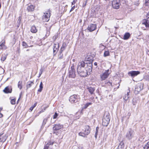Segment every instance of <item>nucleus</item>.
Wrapping results in <instances>:
<instances>
[{"instance_id":"nucleus-1","label":"nucleus","mask_w":149,"mask_h":149,"mask_svg":"<svg viewBox=\"0 0 149 149\" xmlns=\"http://www.w3.org/2000/svg\"><path fill=\"white\" fill-rule=\"evenodd\" d=\"M92 70V64L89 61H81L77 65V71L81 77H86L88 73L91 72Z\"/></svg>"},{"instance_id":"nucleus-2","label":"nucleus","mask_w":149,"mask_h":149,"mask_svg":"<svg viewBox=\"0 0 149 149\" xmlns=\"http://www.w3.org/2000/svg\"><path fill=\"white\" fill-rule=\"evenodd\" d=\"M110 120L109 114L108 113H105L102 119V125L107 126L109 124Z\"/></svg>"},{"instance_id":"nucleus-3","label":"nucleus","mask_w":149,"mask_h":149,"mask_svg":"<svg viewBox=\"0 0 149 149\" xmlns=\"http://www.w3.org/2000/svg\"><path fill=\"white\" fill-rule=\"evenodd\" d=\"M90 132V127L88 125L84 126L83 129V132H81L79 133V136L85 137L86 136L88 135Z\"/></svg>"},{"instance_id":"nucleus-4","label":"nucleus","mask_w":149,"mask_h":149,"mask_svg":"<svg viewBox=\"0 0 149 149\" xmlns=\"http://www.w3.org/2000/svg\"><path fill=\"white\" fill-rule=\"evenodd\" d=\"M80 99L79 95H73L70 96L69 100L72 103L78 104Z\"/></svg>"},{"instance_id":"nucleus-5","label":"nucleus","mask_w":149,"mask_h":149,"mask_svg":"<svg viewBox=\"0 0 149 149\" xmlns=\"http://www.w3.org/2000/svg\"><path fill=\"white\" fill-rule=\"evenodd\" d=\"M135 132L132 129H130L127 132L125 137L126 139L130 140L134 137Z\"/></svg>"},{"instance_id":"nucleus-6","label":"nucleus","mask_w":149,"mask_h":149,"mask_svg":"<svg viewBox=\"0 0 149 149\" xmlns=\"http://www.w3.org/2000/svg\"><path fill=\"white\" fill-rule=\"evenodd\" d=\"M120 0H113L112 1V7L115 9H118L119 8L121 5Z\"/></svg>"},{"instance_id":"nucleus-7","label":"nucleus","mask_w":149,"mask_h":149,"mask_svg":"<svg viewBox=\"0 0 149 149\" xmlns=\"http://www.w3.org/2000/svg\"><path fill=\"white\" fill-rule=\"evenodd\" d=\"M50 16V10H48L46 13H44L42 19L44 21L48 22L49 21Z\"/></svg>"},{"instance_id":"nucleus-8","label":"nucleus","mask_w":149,"mask_h":149,"mask_svg":"<svg viewBox=\"0 0 149 149\" xmlns=\"http://www.w3.org/2000/svg\"><path fill=\"white\" fill-rule=\"evenodd\" d=\"M140 73L139 71H132L128 72V74L129 76H131L132 78H134Z\"/></svg>"},{"instance_id":"nucleus-9","label":"nucleus","mask_w":149,"mask_h":149,"mask_svg":"<svg viewBox=\"0 0 149 149\" xmlns=\"http://www.w3.org/2000/svg\"><path fill=\"white\" fill-rule=\"evenodd\" d=\"M69 77H70L74 78L76 77L75 70L74 66H72L71 68V70L69 71Z\"/></svg>"},{"instance_id":"nucleus-10","label":"nucleus","mask_w":149,"mask_h":149,"mask_svg":"<svg viewBox=\"0 0 149 149\" xmlns=\"http://www.w3.org/2000/svg\"><path fill=\"white\" fill-rule=\"evenodd\" d=\"M109 72V70H105L103 73L101 74L100 77L102 81L105 80L108 77L109 75L108 73Z\"/></svg>"},{"instance_id":"nucleus-11","label":"nucleus","mask_w":149,"mask_h":149,"mask_svg":"<svg viewBox=\"0 0 149 149\" xmlns=\"http://www.w3.org/2000/svg\"><path fill=\"white\" fill-rule=\"evenodd\" d=\"M59 48V44L58 43H54L53 47L54 54H55L57 52Z\"/></svg>"},{"instance_id":"nucleus-12","label":"nucleus","mask_w":149,"mask_h":149,"mask_svg":"<svg viewBox=\"0 0 149 149\" xmlns=\"http://www.w3.org/2000/svg\"><path fill=\"white\" fill-rule=\"evenodd\" d=\"M7 137L5 134H0V141L4 142L6 140Z\"/></svg>"},{"instance_id":"nucleus-13","label":"nucleus","mask_w":149,"mask_h":149,"mask_svg":"<svg viewBox=\"0 0 149 149\" xmlns=\"http://www.w3.org/2000/svg\"><path fill=\"white\" fill-rule=\"evenodd\" d=\"M130 92V90L129 88L128 89V91H127V94H126L123 97V98L125 101H127L128 100V99L129 98L130 96L129 95V94Z\"/></svg>"},{"instance_id":"nucleus-14","label":"nucleus","mask_w":149,"mask_h":149,"mask_svg":"<svg viewBox=\"0 0 149 149\" xmlns=\"http://www.w3.org/2000/svg\"><path fill=\"white\" fill-rule=\"evenodd\" d=\"M62 127V126L60 124H55L53 129L54 130H57L61 129Z\"/></svg>"},{"instance_id":"nucleus-15","label":"nucleus","mask_w":149,"mask_h":149,"mask_svg":"<svg viewBox=\"0 0 149 149\" xmlns=\"http://www.w3.org/2000/svg\"><path fill=\"white\" fill-rule=\"evenodd\" d=\"M142 89V88L141 87V85L139 84L137 85L135 88V91L137 92L138 93L139 92L141 91Z\"/></svg>"},{"instance_id":"nucleus-16","label":"nucleus","mask_w":149,"mask_h":149,"mask_svg":"<svg viewBox=\"0 0 149 149\" xmlns=\"http://www.w3.org/2000/svg\"><path fill=\"white\" fill-rule=\"evenodd\" d=\"M130 34L128 32H126L124 35L123 39L124 40H127L130 38Z\"/></svg>"},{"instance_id":"nucleus-17","label":"nucleus","mask_w":149,"mask_h":149,"mask_svg":"<svg viewBox=\"0 0 149 149\" xmlns=\"http://www.w3.org/2000/svg\"><path fill=\"white\" fill-rule=\"evenodd\" d=\"M3 91L6 93H10L12 92V89H10L8 87H7L5 88Z\"/></svg>"},{"instance_id":"nucleus-18","label":"nucleus","mask_w":149,"mask_h":149,"mask_svg":"<svg viewBox=\"0 0 149 149\" xmlns=\"http://www.w3.org/2000/svg\"><path fill=\"white\" fill-rule=\"evenodd\" d=\"M87 89L91 95L93 94L95 90V88L91 87H88Z\"/></svg>"},{"instance_id":"nucleus-19","label":"nucleus","mask_w":149,"mask_h":149,"mask_svg":"<svg viewBox=\"0 0 149 149\" xmlns=\"http://www.w3.org/2000/svg\"><path fill=\"white\" fill-rule=\"evenodd\" d=\"M34 10V7L33 5L29 6L27 8V10L29 12L33 11Z\"/></svg>"},{"instance_id":"nucleus-20","label":"nucleus","mask_w":149,"mask_h":149,"mask_svg":"<svg viewBox=\"0 0 149 149\" xmlns=\"http://www.w3.org/2000/svg\"><path fill=\"white\" fill-rule=\"evenodd\" d=\"M143 24L145 25L146 27H149V20L144 19L143 20Z\"/></svg>"},{"instance_id":"nucleus-21","label":"nucleus","mask_w":149,"mask_h":149,"mask_svg":"<svg viewBox=\"0 0 149 149\" xmlns=\"http://www.w3.org/2000/svg\"><path fill=\"white\" fill-rule=\"evenodd\" d=\"M96 29H86L84 30H83L82 33L84 34L85 33V32H92L95 30Z\"/></svg>"},{"instance_id":"nucleus-22","label":"nucleus","mask_w":149,"mask_h":149,"mask_svg":"<svg viewBox=\"0 0 149 149\" xmlns=\"http://www.w3.org/2000/svg\"><path fill=\"white\" fill-rule=\"evenodd\" d=\"M66 44L65 43H63L60 49V53H62L65 49L66 47Z\"/></svg>"},{"instance_id":"nucleus-23","label":"nucleus","mask_w":149,"mask_h":149,"mask_svg":"<svg viewBox=\"0 0 149 149\" xmlns=\"http://www.w3.org/2000/svg\"><path fill=\"white\" fill-rule=\"evenodd\" d=\"M5 42L4 41L0 45V49H6V46L5 45Z\"/></svg>"},{"instance_id":"nucleus-24","label":"nucleus","mask_w":149,"mask_h":149,"mask_svg":"<svg viewBox=\"0 0 149 149\" xmlns=\"http://www.w3.org/2000/svg\"><path fill=\"white\" fill-rule=\"evenodd\" d=\"M34 84L31 81H29L27 83L26 85L27 88L28 89L30 87Z\"/></svg>"},{"instance_id":"nucleus-25","label":"nucleus","mask_w":149,"mask_h":149,"mask_svg":"<svg viewBox=\"0 0 149 149\" xmlns=\"http://www.w3.org/2000/svg\"><path fill=\"white\" fill-rule=\"evenodd\" d=\"M42 86V82H41L39 88L38 90V92H40L42 91L43 88Z\"/></svg>"},{"instance_id":"nucleus-26","label":"nucleus","mask_w":149,"mask_h":149,"mask_svg":"<svg viewBox=\"0 0 149 149\" xmlns=\"http://www.w3.org/2000/svg\"><path fill=\"white\" fill-rule=\"evenodd\" d=\"M143 148V149H149V141L144 145Z\"/></svg>"},{"instance_id":"nucleus-27","label":"nucleus","mask_w":149,"mask_h":149,"mask_svg":"<svg viewBox=\"0 0 149 149\" xmlns=\"http://www.w3.org/2000/svg\"><path fill=\"white\" fill-rule=\"evenodd\" d=\"M92 103L91 102L87 103L86 104H84L83 107V109H86L87 108V107L90 105L92 104Z\"/></svg>"},{"instance_id":"nucleus-28","label":"nucleus","mask_w":149,"mask_h":149,"mask_svg":"<svg viewBox=\"0 0 149 149\" xmlns=\"http://www.w3.org/2000/svg\"><path fill=\"white\" fill-rule=\"evenodd\" d=\"M18 87L20 89L22 88V81H19L18 83Z\"/></svg>"},{"instance_id":"nucleus-29","label":"nucleus","mask_w":149,"mask_h":149,"mask_svg":"<svg viewBox=\"0 0 149 149\" xmlns=\"http://www.w3.org/2000/svg\"><path fill=\"white\" fill-rule=\"evenodd\" d=\"M22 45L23 47H24V48H26L29 47L28 45H27V44L24 41H23L22 42Z\"/></svg>"},{"instance_id":"nucleus-30","label":"nucleus","mask_w":149,"mask_h":149,"mask_svg":"<svg viewBox=\"0 0 149 149\" xmlns=\"http://www.w3.org/2000/svg\"><path fill=\"white\" fill-rule=\"evenodd\" d=\"M109 55V52L108 51L104 52V57H106Z\"/></svg>"},{"instance_id":"nucleus-31","label":"nucleus","mask_w":149,"mask_h":149,"mask_svg":"<svg viewBox=\"0 0 149 149\" xmlns=\"http://www.w3.org/2000/svg\"><path fill=\"white\" fill-rule=\"evenodd\" d=\"M53 144V142H50L47 143L46 145L45 146L44 148H48L49 147V145H52Z\"/></svg>"},{"instance_id":"nucleus-32","label":"nucleus","mask_w":149,"mask_h":149,"mask_svg":"<svg viewBox=\"0 0 149 149\" xmlns=\"http://www.w3.org/2000/svg\"><path fill=\"white\" fill-rule=\"evenodd\" d=\"M48 118H45L44 119V120H43V123H42V126H44L46 124V122L47 121V119H48Z\"/></svg>"},{"instance_id":"nucleus-33","label":"nucleus","mask_w":149,"mask_h":149,"mask_svg":"<svg viewBox=\"0 0 149 149\" xmlns=\"http://www.w3.org/2000/svg\"><path fill=\"white\" fill-rule=\"evenodd\" d=\"M96 25L95 24H91L90 25V28H96ZM88 28H89V27Z\"/></svg>"},{"instance_id":"nucleus-34","label":"nucleus","mask_w":149,"mask_h":149,"mask_svg":"<svg viewBox=\"0 0 149 149\" xmlns=\"http://www.w3.org/2000/svg\"><path fill=\"white\" fill-rule=\"evenodd\" d=\"M30 31L33 33H36L37 31L36 29H31Z\"/></svg>"},{"instance_id":"nucleus-35","label":"nucleus","mask_w":149,"mask_h":149,"mask_svg":"<svg viewBox=\"0 0 149 149\" xmlns=\"http://www.w3.org/2000/svg\"><path fill=\"white\" fill-rule=\"evenodd\" d=\"M10 102L12 104H15V99H12Z\"/></svg>"},{"instance_id":"nucleus-36","label":"nucleus","mask_w":149,"mask_h":149,"mask_svg":"<svg viewBox=\"0 0 149 149\" xmlns=\"http://www.w3.org/2000/svg\"><path fill=\"white\" fill-rule=\"evenodd\" d=\"M58 116V114L56 112H55V113L54 114L53 116V119H55Z\"/></svg>"},{"instance_id":"nucleus-37","label":"nucleus","mask_w":149,"mask_h":149,"mask_svg":"<svg viewBox=\"0 0 149 149\" xmlns=\"http://www.w3.org/2000/svg\"><path fill=\"white\" fill-rule=\"evenodd\" d=\"M6 58V56H2V57H1V61H4Z\"/></svg>"},{"instance_id":"nucleus-38","label":"nucleus","mask_w":149,"mask_h":149,"mask_svg":"<svg viewBox=\"0 0 149 149\" xmlns=\"http://www.w3.org/2000/svg\"><path fill=\"white\" fill-rule=\"evenodd\" d=\"M145 5L147 6H149V0H145Z\"/></svg>"},{"instance_id":"nucleus-39","label":"nucleus","mask_w":149,"mask_h":149,"mask_svg":"<svg viewBox=\"0 0 149 149\" xmlns=\"http://www.w3.org/2000/svg\"><path fill=\"white\" fill-rule=\"evenodd\" d=\"M61 53L58 56L59 58L60 59H62L63 57V54H61Z\"/></svg>"},{"instance_id":"nucleus-40","label":"nucleus","mask_w":149,"mask_h":149,"mask_svg":"<svg viewBox=\"0 0 149 149\" xmlns=\"http://www.w3.org/2000/svg\"><path fill=\"white\" fill-rule=\"evenodd\" d=\"M21 19V18L20 17H19L18 18V19L17 21L18 23H20V21Z\"/></svg>"},{"instance_id":"nucleus-41","label":"nucleus","mask_w":149,"mask_h":149,"mask_svg":"<svg viewBox=\"0 0 149 149\" xmlns=\"http://www.w3.org/2000/svg\"><path fill=\"white\" fill-rule=\"evenodd\" d=\"M77 1V0H73V2L72 3V5H73Z\"/></svg>"},{"instance_id":"nucleus-42","label":"nucleus","mask_w":149,"mask_h":149,"mask_svg":"<svg viewBox=\"0 0 149 149\" xmlns=\"http://www.w3.org/2000/svg\"><path fill=\"white\" fill-rule=\"evenodd\" d=\"M17 27H22V25H20V23H18V24L17 25Z\"/></svg>"},{"instance_id":"nucleus-43","label":"nucleus","mask_w":149,"mask_h":149,"mask_svg":"<svg viewBox=\"0 0 149 149\" xmlns=\"http://www.w3.org/2000/svg\"><path fill=\"white\" fill-rule=\"evenodd\" d=\"M75 8V6H73L72 8H71V9L70 10V12H71L72 11V10H73Z\"/></svg>"},{"instance_id":"nucleus-44","label":"nucleus","mask_w":149,"mask_h":149,"mask_svg":"<svg viewBox=\"0 0 149 149\" xmlns=\"http://www.w3.org/2000/svg\"><path fill=\"white\" fill-rule=\"evenodd\" d=\"M35 107V106H34L33 107H31L30 108V110L31 111H32Z\"/></svg>"},{"instance_id":"nucleus-45","label":"nucleus","mask_w":149,"mask_h":149,"mask_svg":"<svg viewBox=\"0 0 149 149\" xmlns=\"http://www.w3.org/2000/svg\"><path fill=\"white\" fill-rule=\"evenodd\" d=\"M107 83L109 85H112V83L111 82H108Z\"/></svg>"},{"instance_id":"nucleus-46","label":"nucleus","mask_w":149,"mask_h":149,"mask_svg":"<svg viewBox=\"0 0 149 149\" xmlns=\"http://www.w3.org/2000/svg\"><path fill=\"white\" fill-rule=\"evenodd\" d=\"M146 79L148 80H149V76L147 75L146 76Z\"/></svg>"},{"instance_id":"nucleus-47","label":"nucleus","mask_w":149,"mask_h":149,"mask_svg":"<svg viewBox=\"0 0 149 149\" xmlns=\"http://www.w3.org/2000/svg\"><path fill=\"white\" fill-rule=\"evenodd\" d=\"M97 132H95V136L96 138H97Z\"/></svg>"},{"instance_id":"nucleus-48","label":"nucleus","mask_w":149,"mask_h":149,"mask_svg":"<svg viewBox=\"0 0 149 149\" xmlns=\"http://www.w3.org/2000/svg\"><path fill=\"white\" fill-rule=\"evenodd\" d=\"M146 17L148 19L149 18V12L147 13Z\"/></svg>"},{"instance_id":"nucleus-49","label":"nucleus","mask_w":149,"mask_h":149,"mask_svg":"<svg viewBox=\"0 0 149 149\" xmlns=\"http://www.w3.org/2000/svg\"><path fill=\"white\" fill-rule=\"evenodd\" d=\"M53 39L54 40H55L56 39V36H54L53 37Z\"/></svg>"},{"instance_id":"nucleus-50","label":"nucleus","mask_w":149,"mask_h":149,"mask_svg":"<svg viewBox=\"0 0 149 149\" xmlns=\"http://www.w3.org/2000/svg\"><path fill=\"white\" fill-rule=\"evenodd\" d=\"M101 46L103 47H104V49L105 48V47L103 45H102V44H101L100 45V47H101Z\"/></svg>"},{"instance_id":"nucleus-51","label":"nucleus","mask_w":149,"mask_h":149,"mask_svg":"<svg viewBox=\"0 0 149 149\" xmlns=\"http://www.w3.org/2000/svg\"><path fill=\"white\" fill-rule=\"evenodd\" d=\"M123 144H124L123 143V142H121L120 143V145H121V146H122V145H123Z\"/></svg>"},{"instance_id":"nucleus-52","label":"nucleus","mask_w":149,"mask_h":149,"mask_svg":"<svg viewBox=\"0 0 149 149\" xmlns=\"http://www.w3.org/2000/svg\"><path fill=\"white\" fill-rule=\"evenodd\" d=\"M132 103L134 105H135L136 104V103L134 102L133 100L132 101Z\"/></svg>"},{"instance_id":"nucleus-53","label":"nucleus","mask_w":149,"mask_h":149,"mask_svg":"<svg viewBox=\"0 0 149 149\" xmlns=\"http://www.w3.org/2000/svg\"><path fill=\"white\" fill-rule=\"evenodd\" d=\"M3 116V115L2 114H1L0 112V118H1Z\"/></svg>"},{"instance_id":"nucleus-54","label":"nucleus","mask_w":149,"mask_h":149,"mask_svg":"<svg viewBox=\"0 0 149 149\" xmlns=\"http://www.w3.org/2000/svg\"><path fill=\"white\" fill-rule=\"evenodd\" d=\"M42 74V72H40V73H39V77H40V75H41V74Z\"/></svg>"},{"instance_id":"nucleus-55","label":"nucleus","mask_w":149,"mask_h":149,"mask_svg":"<svg viewBox=\"0 0 149 149\" xmlns=\"http://www.w3.org/2000/svg\"><path fill=\"white\" fill-rule=\"evenodd\" d=\"M99 129V127H97L96 129V130H98Z\"/></svg>"},{"instance_id":"nucleus-56","label":"nucleus","mask_w":149,"mask_h":149,"mask_svg":"<svg viewBox=\"0 0 149 149\" xmlns=\"http://www.w3.org/2000/svg\"><path fill=\"white\" fill-rule=\"evenodd\" d=\"M128 115L129 116H130L131 115V113L130 112H129L128 113Z\"/></svg>"},{"instance_id":"nucleus-57","label":"nucleus","mask_w":149,"mask_h":149,"mask_svg":"<svg viewBox=\"0 0 149 149\" xmlns=\"http://www.w3.org/2000/svg\"><path fill=\"white\" fill-rule=\"evenodd\" d=\"M94 64L95 65H97V63L96 62H95L94 63Z\"/></svg>"},{"instance_id":"nucleus-58","label":"nucleus","mask_w":149,"mask_h":149,"mask_svg":"<svg viewBox=\"0 0 149 149\" xmlns=\"http://www.w3.org/2000/svg\"><path fill=\"white\" fill-rule=\"evenodd\" d=\"M2 109V107H0V112L1 111Z\"/></svg>"},{"instance_id":"nucleus-59","label":"nucleus","mask_w":149,"mask_h":149,"mask_svg":"<svg viewBox=\"0 0 149 149\" xmlns=\"http://www.w3.org/2000/svg\"><path fill=\"white\" fill-rule=\"evenodd\" d=\"M77 149H82L81 148H80L79 147H78L77 148Z\"/></svg>"},{"instance_id":"nucleus-60","label":"nucleus","mask_w":149,"mask_h":149,"mask_svg":"<svg viewBox=\"0 0 149 149\" xmlns=\"http://www.w3.org/2000/svg\"><path fill=\"white\" fill-rule=\"evenodd\" d=\"M40 72H42V69H41V70H40Z\"/></svg>"},{"instance_id":"nucleus-61","label":"nucleus","mask_w":149,"mask_h":149,"mask_svg":"<svg viewBox=\"0 0 149 149\" xmlns=\"http://www.w3.org/2000/svg\"><path fill=\"white\" fill-rule=\"evenodd\" d=\"M36 104H37V103H36L34 104V106H36Z\"/></svg>"},{"instance_id":"nucleus-62","label":"nucleus","mask_w":149,"mask_h":149,"mask_svg":"<svg viewBox=\"0 0 149 149\" xmlns=\"http://www.w3.org/2000/svg\"><path fill=\"white\" fill-rule=\"evenodd\" d=\"M44 149H48L47 148H44Z\"/></svg>"},{"instance_id":"nucleus-63","label":"nucleus","mask_w":149,"mask_h":149,"mask_svg":"<svg viewBox=\"0 0 149 149\" xmlns=\"http://www.w3.org/2000/svg\"><path fill=\"white\" fill-rule=\"evenodd\" d=\"M96 131L95 132H97H97H98V130H96Z\"/></svg>"},{"instance_id":"nucleus-64","label":"nucleus","mask_w":149,"mask_h":149,"mask_svg":"<svg viewBox=\"0 0 149 149\" xmlns=\"http://www.w3.org/2000/svg\"><path fill=\"white\" fill-rule=\"evenodd\" d=\"M29 49H28L26 50V51H29Z\"/></svg>"}]
</instances>
